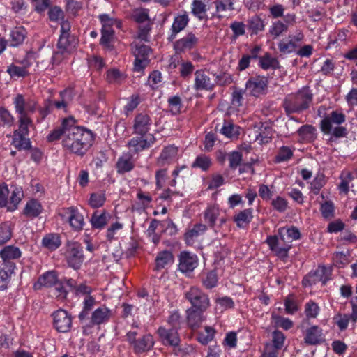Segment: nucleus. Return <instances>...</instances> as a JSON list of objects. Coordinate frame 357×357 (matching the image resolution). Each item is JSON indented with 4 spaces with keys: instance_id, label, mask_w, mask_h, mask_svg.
<instances>
[{
    "instance_id": "nucleus-51",
    "label": "nucleus",
    "mask_w": 357,
    "mask_h": 357,
    "mask_svg": "<svg viewBox=\"0 0 357 357\" xmlns=\"http://www.w3.org/2000/svg\"><path fill=\"white\" fill-rule=\"evenodd\" d=\"M12 237V229L8 222L0 224V245L7 243Z\"/></svg>"
},
{
    "instance_id": "nucleus-7",
    "label": "nucleus",
    "mask_w": 357,
    "mask_h": 357,
    "mask_svg": "<svg viewBox=\"0 0 357 357\" xmlns=\"http://www.w3.org/2000/svg\"><path fill=\"white\" fill-rule=\"evenodd\" d=\"M15 111L19 114V122L24 119L25 122H31L29 114L36 108V102L33 100H25L23 96L17 94L13 99Z\"/></svg>"
},
{
    "instance_id": "nucleus-1",
    "label": "nucleus",
    "mask_w": 357,
    "mask_h": 357,
    "mask_svg": "<svg viewBox=\"0 0 357 357\" xmlns=\"http://www.w3.org/2000/svg\"><path fill=\"white\" fill-rule=\"evenodd\" d=\"M62 139L63 149L72 153L82 156L92 145L93 133L75 125L73 117L63 119L60 127L53 130L47 136L49 142Z\"/></svg>"
},
{
    "instance_id": "nucleus-8",
    "label": "nucleus",
    "mask_w": 357,
    "mask_h": 357,
    "mask_svg": "<svg viewBox=\"0 0 357 357\" xmlns=\"http://www.w3.org/2000/svg\"><path fill=\"white\" fill-rule=\"evenodd\" d=\"M31 122H25L24 119L20 122L19 128L14 131L12 144L18 150L29 149L31 148L29 135V126Z\"/></svg>"
},
{
    "instance_id": "nucleus-32",
    "label": "nucleus",
    "mask_w": 357,
    "mask_h": 357,
    "mask_svg": "<svg viewBox=\"0 0 357 357\" xmlns=\"http://www.w3.org/2000/svg\"><path fill=\"white\" fill-rule=\"evenodd\" d=\"M174 263V256L169 251H162L155 258V269L157 271L167 268Z\"/></svg>"
},
{
    "instance_id": "nucleus-17",
    "label": "nucleus",
    "mask_w": 357,
    "mask_h": 357,
    "mask_svg": "<svg viewBox=\"0 0 357 357\" xmlns=\"http://www.w3.org/2000/svg\"><path fill=\"white\" fill-rule=\"evenodd\" d=\"M178 158V148L174 145H169L162 149L157 160V164L159 166L167 165L177 160Z\"/></svg>"
},
{
    "instance_id": "nucleus-54",
    "label": "nucleus",
    "mask_w": 357,
    "mask_h": 357,
    "mask_svg": "<svg viewBox=\"0 0 357 357\" xmlns=\"http://www.w3.org/2000/svg\"><path fill=\"white\" fill-rule=\"evenodd\" d=\"M95 302V298L91 296L84 297L83 301V308L81 312L79 314V319L82 320L88 316L89 312L93 307Z\"/></svg>"
},
{
    "instance_id": "nucleus-10",
    "label": "nucleus",
    "mask_w": 357,
    "mask_h": 357,
    "mask_svg": "<svg viewBox=\"0 0 357 357\" xmlns=\"http://www.w3.org/2000/svg\"><path fill=\"white\" fill-rule=\"evenodd\" d=\"M268 81L264 76H255L250 77L245 84L248 93L255 97L264 95L267 91Z\"/></svg>"
},
{
    "instance_id": "nucleus-35",
    "label": "nucleus",
    "mask_w": 357,
    "mask_h": 357,
    "mask_svg": "<svg viewBox=\"0 0 357 357\" xmlns=\"http://www.w3.org/2000/svg\"><path fill=\"white\" fill-rule=\"evenodd\" d=\"M57 275L54 271H48L41 275L37 282L34 284L36 289H38L40 287H52L56 284Z\"/></svg>"
},
{
    "instance_id": "nucleus-6",
    "label": "nucleus",
    "mask_w": 357,
    "mask_h": 357,
    "mask_svg": "<svg viewBox=\"0 0 357 357\" xmlns=\"http://www.w3.org/2000/svg\"><path fill=\"white\" fill-rule=\"evenodd\" d=\"M185 298L191 304L192 308L206 310L210 306L208 296L197 287H191L187 290L185 292Z\"/></svg>"
},
{
    "instance_id": "nucleus-60",
    "label": "nucleus",
    "mask_w": 357,
    "mask_h": 357,
    "mask_svg": "<svg viewBox=\"0 0 357 357\" xmlns=\"http://www.w3.org/2000/svg\"><path fill=\"white\" fill-rule=\"evenodd\" d=\"M8 73L11 77H25L28 75L27 66H17L10 65L7 69Z\"/></svg>"
},
{
    "instance_id": "nucleus-42",
    "label": "nucleus",
    "mask_w": 357,
    "mask_h": 357,
    "mask_svg": "<svg viewBox=\"0 0 357 357\" xmlns=\"http://www.w3.org/2000/svg\"><path fill=\"white\" fill-rule=\"evenodd\" d=\"M340 183L338 185L340 193L347 195L349 191V184L354 179L352 174L349 171L342 172L340 176Z\"/></svg>"
},
{
    "instance_id": "nucleus-63",
    "label": "nucleus",
    "mask_w": 357,
    "mask_h": 357,
    "mask_svg": "<svg viewBox=\"0 0 357 357\" xmlns=\"http://www.w3.org/2000/svg\"><path fill=\"white\" fill-rule=\"evenodd\" d=\"M271 206L277 211L282 213L287 208L288 202L284 197L277 196L271 200Z\"/></svg>"
},
{
    "instance_id": "nucleus-44",
    "label": "nucleus",
    "mask_w": 357,
    "mask_h": 357,
    "mask_svg": "<svg viewBox=\"0 0 357 357\" xmlns=\"http://www.w3.org/2000/svg\"><path fill=\"white\" fill-rule=\"evenodd\" d=\"M126 79V75L116 68L109 69L107 73V80L110 84H121Z\"/></svg>"
},
{
    "instance_id": "nucleus-61",
    "label": "nucleus",
    "mask_w": 357,
    "mask_h": 357,
    "mask_svg": "<svg viewBox=\"0 0 357 357\" xmlns=\"http://www.w3.org/2000/svg\"><path fill=\"white\" fill-rule=\"evenodd\" d=\"M293 155V151L289 146H282L275 157V160L278 162L287 161Z\"/></svg>"
},
{
    "instance_id": "nucleus-22",
    "label": "nucleus",
    "mask_w": 357,
    "mask_h": 357,
    "mask_svg": "<svg viewBox=\"0 0 357 357\" xmlns=\"http://www.w3.org/2000/svg\"><path fill=\"white\" fill-rule=\"evenodd\" d=\"M111 218V214L105 210L96 211L91 215L90 223L93 228L102 229Z\"/></svg>"
},
{
    "instance_id": "nucleus-28",
    "label": "nucleus",
    "mask_w": 357,
    "mask_h": 357,
    "mask_svg": "<svg viewBox=\"0 0 357 357\" xmlns=\"http://www.w3.org/2000/svg\"><path fill=\"white\" fill-rule=\"evenodd\" d=\"M15 268V264H8V266L2 265L0 267V291L7 289Z\"/></svg>"
},
{
    "instance_id": "nucleus-18",
    "label": "nucleus",
    "mask_w": 357,
    "mask_h": 357,
    "mask_svg": "<svg viewBox=\"0 0 357 357\" xmlns=\"http://www.w3.org/2000/svg\"><path fill=\"white\" fill-rule=\"evenodd\" d=\"M21 257L22 251L15 245H6L0 250V258L3 261V266H8V264H15L13 260Z\"/></svg>"
},
{
    "instance_id": "nucleus-57",
    "label": "nucleus",
    "mask_w": 357,
    "mask_h": 357,
    "mask_svg": "<svg viewBox=\"0 0 357 357\" xmlns=\"http://www.w3.org/2000/svg\"><path fill=\"white\" fill-rule=\"evenodd\" d=\"M221 133L227 137L232 138L238 135V127L232 123L225 122L221 128Z\"/></svg>"
},
{
    "instance_id": "nucleus-64",
    "label": "nucleus",
    "mask_w": 357,
    "mask_h": 357,
    "mask_svg": "<svg viewBox=\"0 0 357 357\" xmlns=\"http://www.w3.org/2000/svg\"><path fill=\"white\" fill-rule=\"evenodd\" d=\"M106 200L103 193H93L91 195L89 204L92 208H96L103 206Z\"/></svg>"
},
{
    "instance_id": "nucleus-12",
    "label": "nucleus",
    "mask_w": 357,
    "mask_h": 357,
    "mask_svg": "<svg viewBox=\"0 0 357 357\" xmlns=\"http://www.w3.org/2000/svg\"><path fill=\"white\" fill-rule=\"evenodd\" d=\"M53 316V324L56 331L61 333H66L72 326V318L67 311L58 310L54 312Z\"/></svg>"
},
{
    "instance_id": "nucleus-29",
    "label": "nucleus",
    "mask_w": 357,
    "mask_h": 357,
    "mask_svg": "<svg viewBox=\"0 0 357 357\" xmlns=\"http://www.w3.org/2000/svg\"><path fill=\"white\" fill-rule=\"evenodd\" d=\"M197 41L198 38L194 34L188 33L176 42L174 48L178 52L191 50L196 45Z\"/></svg>"
},
{
    "instance_id": "nucleus-11",
    "label": "nucleus",
    "mask_w": 357,
    "mask_h": 357,
    "mask_svg": "<svg viewBox=\"0 0 357 357\" xmlns=\"http://www.w3.org/2000/svg\"><path fill=\"white\" fill-rule=\"evenodd\" d=\"M155 142L153 135H137L128 142V147L133 153H137L151 147Z\"/></svg>"
},
{
    "instance_id": "nucleus-4",
    "label": "nucleus",
    "mask_w": 357,
    "mask_h": 357,
    "mask_svg": "<svg viewBox=\"0 0 357 357\" xmlns=\"http://www.w3.org/2000/svg\"><path fill=\"white\" fill-rule=\"evenodd\" d=\"M65 259L68 266L75 270L79 269L84 260L81 244L77 242L68 243L65 252Z\"/></svg>"
},
{
    "instance_id": "nucleus-40",
    "label": "nucleus",
    "mask_w": 357,
    "mask_h": 357,
    "mask_svg": "<svg viewBox=\"0 0 357 357\" xmlns=\"http://www.w3.org/2000/svg\"><path fill=\"white\" fill-rule=\"evenodd\" d=\"M273 137V130L271 128L261 125V127L255 131V140L259 144H266L269 142Z\"/></svg>"
},
{
    "instance_id": "nucleus-30",
    "label": "nucleus",
    "mask_w": 357,
    "mask_h": 357,
    "mask_svg": "<svg viewBox=\"0 0 357 357\" xmlns=\"http://www.w3.org/2000/svg\"><path fill=\"white\" fill-rule=\"evenodd\" d=\"M77 43V40L74 36L60 35L57 43V48L63 52H66L67 54H70L74 51Z\"/></svg>"
},
{
    "instance_id": "nucleus-9",
    "label": "nucleus",
    "mask_w": 357,
    "mask_h": 357,
    "mask_svg": "<svg viewBox=\"0 0 357 357\" xmlns=\"http://www.w3.org/2000/svg\"><path fill=\"white\" fill-rule=\"evenodd\" d=\"M304 39V33L301 30H296L294 33L288 35L278 43V47L280 52L290 54L294 52Z\"/></svg>"
},
{
    "instance_id": "nucleus-21",
    "label": "nucleus",
    "mask_w": 357,
    "mask_h": 357,
    "mask_svg": "<svg viewBox=\"0 0 357 357\" xmlns=\"http://www.w3.org/2000/svg\"><path fill=\"white\" fill-rule=\"evenodd\" d=\"M43 211L41 203L38 199H31L25 204L22 214L27 218L33 219L38 217Z\"/></svg>"
},
{
    "instance_id": "nucleus-62",
    "label": "nucleus",
    "mask_w": 357,
    "mask_h": 357,
    "mask_svg": "<svg viewBox=\"0 0 357 357\" xmlns=\"http://www.w3.org/2000/svg\"><path fill=\"white\" fill-rule=\"evenodd\" d=\"M249 26L253 32L258 33L264 29L265 24L259 17L253 16L249 20Z\"/></svg>"
},
{
    "instance_id": "nucleus-36",
    "label": "nucleus",
    "mask_w": 357,
    "mask_h": 357,
    "mask_svg": "<svg viewBox=\"0 0 357 357\" xmlns=\"http://www.w3.org/2000/svg\"><path fill=\"white\" fill-rule=\"evenodd\" d=\"M252 209L248 208L240 211L234 216V222L239 228L246 227L252 220Z\"/></svg>"
},
{
    "instance_id": "nucleus-31",
    "label": "nucleus",
    "mask_w": 357,
    "mask_h": 357,
    "mask_svg": "<svg viewBox=\"0 0 357 357\" xmlns=\"http://www.w3.org/2000/svg\"><path fill=\"white\" fill-rule=\"evenodd\" d=\"M189 20L188 14L185 11L176 16L172 25V33L171 37L175 38L178 33L183 31L187 26Z\"/></svg>"
},
{
    "instance_id": "nucleus-5",
    "label": "nucleus",
    "mask_w": 357,
    "mask_h": 357,
    "mask_svg": "<svg viewBox=\"0 0 357 357\" xmlns=\"http://www.w3.org/2000/svg\"><path fill=\"white\" fill-rule=\"evenodd\" d=\"M284 227L280 228L278 231V236H268L266 240L270 250L280 258L287 257L291 247L289 243H286L284 241Z\"/></svg>"
},
{
    "instance_id": "nucleus-37",
    "label": "nucleus",
    "mask_w": 357,
    "mask_h": 357,
    "mask_svg": "<svg viewBox=\"0 0 357 357\" xmlns=\"http://www.w3.org/2000/svg\"><path fill=\"white\" fill-rule=\"evenodd\" d=\"M61 244V241L57 234H48L42 239V245L50 251L55 250Z\"/></svg>"
},
{
    "instance_id": "nucleus-25",
    "label": "nucleus",
    "mask_w": 357,
    "mask_h": 357,
    "mask_svg": "<svg viewBox=\"0 0 357 357\" xmlns=\"http://www.w3.org/2000/svg\"><path fill=\"white\" fill-rule=\"evenodd\" d=\"M112 314V310L107 307L102 305L93 312L91 321L94 325H100L108 321Z\"/></svg>"
},
{
    "instance_id": "nucleus-26",
    "label": "nucleus",
    "mask_w": 357,
    "mask_h": 357,
    "mask_svg": "<svg viewBox=\"0 0 357 357\" xmlns=\"http://www.w3.org/2000/svg\"><path fill=\"white\" fill-rule=\"evenodd\" d=\"M205 311L192 307L188 309L186 314L188 326L192 328H198L205 319L204 316Z\"/></svg>"
},
{
    "instance_id": "nucleus-53",
    "label": "nucleus",
    "mask_w": 357,
    "mask_h": 357,
    "mask_svg": "<svg viewBox=\"0 0 357 357\" xmlns=\"http://www.w3.org/2000/svg\"><path fill=\"white\" fill-rule=\"evenodd\" d=\"M211 159L206 155H198L192 163V167L200 168L203 171L208 170L211 166Z\"/></svg>"
},
{
    "instance_id": "nucleus-59",
    "label": "nucleus",
    "mask_w": 357,
    "mask_h": 357,
    "mask_svg": "<svg viewBox=\"0 0 357 357\" xmlns=\"http://www.w3.org/2000/svg\"><path fill=\"white\" fill-rule=\"evenodd\" d=\"M333 320L339 329L342 331L347 329L349 322L351 319L349 314H337L333 317Z\"/></svg>"
},
{
    "instance_id": "nucleus-3",
    "label": "nucleus",
    "mask_w": 357,
    "mask_h": 357,
    "mask_svg": "<svg viewBox=\"0 0 357 357\" xmlns=\"http://www.w3.org/2000/svg\"><path fill=\"white\" fill-rule=\"evenodd\" d=\"M59 215L62 220L68 222L74 231H82L85 225L84 218L77 207L70 206L61 210Z\"/></svg>"
},
{
    "instance_id": "nucleus-15",
    "label": "nucleus",
    "mask_w": 357,
    "mask_h": 357,
    "mask_svg": "<svg viewBox=\"0 0 357 357\" xmlns=\"http://www.w3.org/2000/svg\"><path fill=\"white\" fill-rule=\"evenodd\" d=\"M346 116L340 112L333 111L321 122V129L325 134H329L333 125L340 126L344 123Z\"/></svg>"
},
{
    "instance_id": "nucleus-20",
    "label": "nucleus",
    "mask_w": 357,
    "mask_h": 357,
    "mask_svg": "<svg viewBox=\"0 0 357 357\" xmlns=\"http://www.w3.org/2000/svg\"><path fill=\"white\" fill-rule=\"evenodd\" d=\"M207 230V227L204 224L198 223L189 228L184 234V239L188 245H192L197 238L203 235Z\"/></svg>"
},
{
    "instance_id": "nucleus-46",
    "label": "nucleus",
    "mask_w": 357,
    "mask_h": 357,
    "mask_svg": "<svg viewBox=\"0 0 357 357\" xmlns=\"http://www.w3.org/2000/svg\"><path fill=\"white\" fill-rule=\"evenodd\" d=\"M350 253L347 252H337L333 256V264L338 268H343L349 263Z\"/></svg>"
},
{
    "instance_id": "nucleus-49",
    "label": "nucleus",
    "mask_w": 357,
    "mask_h": 357,
    "mask_svg": "<svg viewBox=\"0 0 357 357\" xmlns=\"http://www.w3.org/2000/svg\"><path fill=\"white\" fill-rule=\"evenodd\" d=\"M271 319L275 327H280L284 330L290 329L294 325L293 321L289 318L281 317L275 313L272 314Z\"/></svg>"
},
{
    "instance_id": "nucleus-47",
    "label": "nucleus",
    "mask_w": 357,
    "mask_h": 357,
    "mask_svg": "<svg viewBox=\"0 0 357 357\" xmlns=\"http://www.w3.org/2000/svg\"><path fill=\"white\" fill-rule=\"evenodd\" d=\"M259 66L264 70L276 69L279 68V62L278 60L272 57L270 54H266L259 59Z\"/></svg>"
},
{
    "instance_id": "nucleus-56",
    "label": "nucleus",
    "mask_w": 357,
    "mask_h": 357,
    "mask_svg": "<svg viewBox=\"0 0 357 357\" xmlns=\"http://www.w3.org/2000/svg\"><path fill=\"white\" fill-rule=\"evenodd\" d=\"M215 304V309L220 310L221 312L233 308L234 305L232 299L227 296L216 298Z\"/></svg>"
},
{
    "instance_id": "nucleus-50",
    "label": "nucleus",
    "mask_w": 357,
    "mask_h": 357,
    "mask_svg": "<svg viewBox=\"0 0 357 357\" xmlns=\"http://www.w3.org/2000/svg\"><path fill=\"white\" fill-rule=\"evenodd\" d=\"M61 100L55 101L54 105L59 109H63L65 112L67 111V107L72 100L71 92L68 90H65L60 93Z\"/></svg>"
},
{
    "instance_id": "nucleus-13",
    "label": "nucleus",
    "mask_w": 357,
    "mask_h": 357,
    "mask_svg": "<svg viewBox=\"0 0 357 357\" xmlns=\"http://www.w3.org/2000/svg\"><path fill=\"white\" fill-rule=\"evenodd\" d=\"M214 86L215 83L205 70L200 69L195 71L193 86L195 90L210 91L214 89Z\"/></svg>"
},
{
    "instance_id": "nucleus-52",
    "label": "nucleus",
    "mask_w": 357,
    "mask_h": 357,
    "mask_svg": "<svg viewBox=\"0 0 357 357\" xmlns=\"http://www.w3.org/2000/svg\"><path fill=\"white\" fill-rule=\"evenodd\" d=\"M287 26L281 21H276L270 26L268 33L273 38H276L287 31Z\"/></svg>"
},
{
    "instance_id": "nucleus-43",
    "label": "nucleus",
    "mask_w": 357,
    "mask_h": 357,
    "mask_svg": "<svg viewBox=\"0 0 357 357\" xmlns=\"http://www.w3.org/2000/svg\"><path fill=\"white\" fill-rule=\"evenodd\" d=\"M297 132L302 141L311 142L316 137V129L311 125L301 126Z\"/></svg>"
},
{
    "instance_id": "nucleus-33",
    "label": "nucleus",
    "mask_w": 357,
    "mask_h": 357,
    "mask_svg": "<svg viewBox=\"0 0 357 357\" xmlns=\"http://www.w3.org/2000/svg\"><path fill=\"white\" fill-rule=\"evenodd\" d=\"M102 25V31H114V27L120 29L121 22L116 18L110 17L108 14H102L98 16Z\"/></svg>"
},
{
    "instance_id": "nucleus-38",
    "label": "nucleus",
    "mask_w": 357,
    "mask_h": 357,
    "mask_svg": "<svg viewBox=\"0 0 357 357\" xmlns=\"http://www.w3.org/2000/svg\"><path fill=\"white\" fill-rule=\"evenodd\" d=\"M191 9L192 13L199 20H208L206 5L201 0H193Z\"/></svg>"
},
{
    "instance_id": "nucleus-14",
    "label": "nucleus",
    "mask_w": 357,
    "mask_h": 357,
    "mask_svg": "<svg viewBox=\"0 0 357 357\" xmlns=\"http://www.w3.org/2000/svg\"><path fill=\"white\" fill-rule=\"evenodd\" d=\"M152 126V119L146 113L137 114L133 121V132L136 135H151L149 133Z\"/></svg>"
},
{
    "instance_id": "nucleus-27",
    "label": "nucleus",
    "mask_w": 357,
    "mask_h": 357,
    "mask_svg": "<svg viewBox=\"0 0 357 357\" xmlns=\"http://www.w3.org/2000/svg\"><path fill=\"white\" fill-rule=\"evenodd\" d=\"M154 344L153 336L151 334H146L137 340L134 344L133 350L136 354L147 352L153 347Z\"/></svg>"
},
{
    "instance_id": "nucleus-58",
    "label": "nucleus",
    "mask_w": 357,
    "mask_h": 357,
    "mask_svg": "<svg viewBox=\"0 0 357 357\" xmlns=\"http://www.w3.org/2000/svg\"><path fill=\"white\" fill-rule=\"evenodd\" d=\"M133 54L135 58L149 59L151 49L144 44H136L133 48Z\"/></svg>"
},
{
    "instance_id": "nucleus-34",
    "label": "nucleus",
    "mask_w": 357,
    "mask_h": 357,
    "mask_svg": "<svg viewBox=\"0 0 357 357\" xmlns=\"http://www.w3.org/2000/svg\"><path fill=\"white\" fill-rule=\"evenodd\" d=\"M27 32L23 26L13 28L10 33V43L13 47L21 45L26 37Z\"/></svg>"
},
{
    "instance_id": "nucleus-23",
    "label": "nucleus",
    "mask_w": 357,
    "mask_h": 357,
    "mask_svg": "<svg viewBox=\"0 0 357 357\" xmlns=\"http://www.w3.org/2000/svg\"><path fill=\"white\" fill-rule=\"evenodd\" d=\"M305 342L307 344H317L324 341L323 331L317 326L307 328L305 331L304 338Z\"/></svg>"
},
{
    "instance_id": "nucleus-39",
    "label": "nucleus",
    "mask_w": 357,
    "mask_h": 357,
    "mask_svg": "<svg viewBox=\"0 0 357 357\" xmlns=\"http://www.w3.org/2000/svg\"><path fill=\"white\" fill-rule=\"evenodd\" d=\"M235 0H215L213 4L218 17H222L221 13L233 11L234 10Z\"/></svg>"
},
{
    "instance_id": "nucleus-45",
    "label": "nucleus",
    "mask_w": 357,
    "mask_h": 357,
    "mask_svg": "<svg viewBox=\"0 0 357 357\" xmlns=\"http://www.w3.org/2000/svg\"><path fill=\"white\" fill-rule=\"evenodd\" d=\"M215 330L211 326H205L203 332H199L197 335V340L202 344L206 345L211 342L215 334Z\"/></svg>"
},
{
    "instance_id": "nucleus-55",
    "label": "nucleus",
    "mask_w": 357,
    "mask_h": 357,
    "mask_svg": "<svg viewBox=\"0 0 357 357\" xmlns=\"http://www.w3.org/2000/svg\"><path fill=\"white\" fill-rule=\"evenodd\" d=\"M313 272L316 275V277L318 278L319 280L322 282V284H325L330 279L331 269L326 266H319Z\"/></svg>"
},
{
    "instance_id": "nucleus-24",
    "label": "nucleus",
    "mask_w": 357,
    "mask_h": 357,
    "mask_svg": "<svg viewBox=\"0 0 357 357\" xmlns=\"http://www.w3.org/2000/svg\"><path fill=\"white\" fill-rule=\"evenodd\" d=\"M134 167L135 162L132 156L128 153H123L120 156L116 163V172L120 174L129 172L132 171Z\"/></svg>"
},
{
    "instance_id": "nucleus-16",
    "label": "nucleus",
    "mask_w": 357,
    "mask_h": 357,
    "mask_svg": "<svg viewBox=\"0 0 357 357\" xmlns=\"http://www.w3.org/2000/svg\"><path fill=\"white\" fill-rule=\"evenodd\" d=\"M198 266V257L189 252H182L179 256L178 268L183 273L192 272Z\"/></svg>"
},
{
    "instance_id": "nucleus-2",
    "label": "nucleus",
    "mask_w": 357,
    "mask_h": 357,
    "mask_svg": "<svg viewBox=\"0 0 357 357\" xmlns=\"http://www.w3.org/2000/svg\"><path fill=\"white\" fill-rule=\"evenodd\" d=\"M312 100V93L307 86L301 88L295 93L287 96L284 102L287 113H299L307 109Z\"/></svg>"
},
{
    "instance_id": "nucleus-41",
    "label": "nucleus",
    "mask_w": 357,
    "mask_h": 357,
    "mask_svg": "<svg viewBox=\"0 0 357 357\" xmlns=\"http://www.w3.org/2000/svg\"><path fill=\"white\" fill-rule=\"evenodd\" d=\"M220 215V208L218 205L213 204L208 206L204 213L206 222L208 223L211 227H213Z\"/></svg>"
},
{
    "instance_id": "nucleus-19",
    "label": "nucleus",
    "mask_w": 357,
    "mask_h": 357,
    "mask_svg": "<svg viewBox=\"0 0 357 357\" xmlns=\"http://www.w3.org/2000/svg\"><path fill=\"white\" fill-rule=\"evenodd\" d=\"M157 333L164 345L173 347L178 345L180 338L175 329H166L161 326L158 329Z\"/></svg>"
},
{
    "instance_id": "nucleus-48",
    "label": "nucleus",
    "mask_w": 357,
    "mask_h": 357,
    "mask_svg": "<svg viewBox=\"0 0 357 357\" xmlns=\"http://www.w3.org/2000/svg\"><path fill=\"white\" fill-rule=\"evenodd\" d=\"M286 336L284 334L278 330H275L271 334V346L273 347L281 350L284 344Z\"/></svg>"
}]
</instances>
